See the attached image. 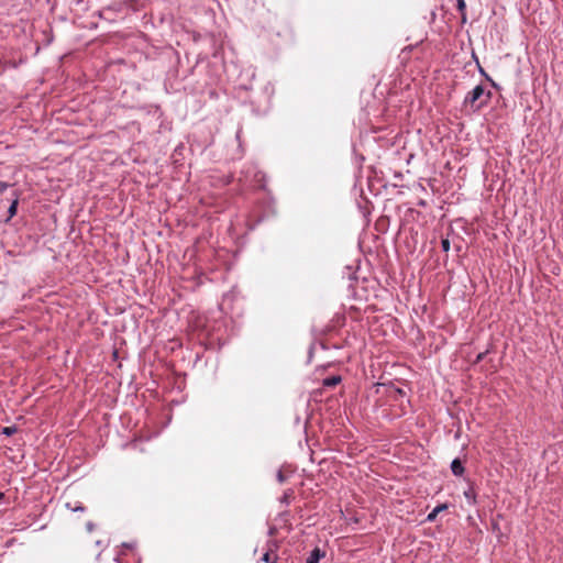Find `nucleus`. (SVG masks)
Here are the masks:
<instances>
[{
	"instance_id": "obj_2",
	"label": "nucleus",
	"mask_w": 563,
	"mask_h": 563,
	"mask_svg": "<svg viewBox=\"0 0 563 563\" xmlns=\"http://www.w3.org/2000/svg\"><path fill=\"white\" fill-rule=\"evenodd\" d=\"M324 556V552H322L319 548L313 549L309 556L306 560V563H319V561Z\"/></svg>"
},
{
	"instance_id": "obj_10",
	"label": "nucleus",
	"mask_w": 563,
	"mask_h": 563,
	"mask_svg": "<svg viewBox=\"0 0 563 563\" xmlns=\"http://www.w3.org/2000/svg\"><path fill=\"white\" fill-rule=\"evenodd\" d=\"M457 1V9L462 13V19L465 21V9L466 4L464 0H456Z\"/></svg>"
},
{
	"instance_id": "obj_6",
	"label": "nucleus",
	"mask_w": 563,
	"mask_h": 563,
	"mask_svg": "<svg viewBox=\"0 0 563 563\" xmlns=\"http://www.w3.org/2000/svg\"><path fill=\"white\" fill-rule=\"evenodd\" d=\"M341 382L340 376H331L323 380V385L328 387H334Z\"/></svg>"
},
{
	"instance_id": "obj_3",
	"label": "nucleus",
	"mask_w": 563,
	"mask_h": 563,
	"mask_svg": "<svg viewBox=\"0 0 563 563\" xmlns=\"http://www.w3.org/2000/svg\"><path fill=\"white\" fill-rule=\"evenodd\" d=\"M451 471L455 476H461L464 473V467L459 459H455L451 463Z\"/></svg>"
},
{
	"instance_id": "obj_12",
	"label": "nucleus",
	"mask_w": 563,
	"mask_h": 563,
	"mask_svg": "<svg viewBox=\"0 0 563 563\" xmlns=\"http://www.w3.org/2000/svg\"><path fill=\"white\" fill-rule=\"evenodd\" d=\"M15 432V428L14 427H5L3 428L2 430V433L3 434H7V435H11Z\"/></svg>"
},
{
	"instance_id": "obj_5",
	"label": "nucleus",
	"mask_w": 563,
	"mask_h": 563,
	"mask_svg": "<svg viewBox=\"0 0 563 563\" xmlns=\"http://www.w3.org/2000/svg\"><path fill=\"white\" fill-rule=\"evenodd\" d=\"M18 205H19V200H18V196H15V198L12 200V202L8 209L9 217H8L7 221H9L11 218H13L16 214Z\"/></svg>"
},
{
	"instance_id": "obj_16",
	"label": "nucleus",
	"mask_w": 563,
	"mask_h": 563,
	"mask_svg": "<svg viewBox=\"0 0 563 563\" xmlns=\"http://www.w3.org/2000/svg\"><path fill=\"white\" fill-rule=\"evenodd\" d=\"M485 356V353H479L476 357V362H481Z\"/></svg>"
},
{
	"instance_id": "obj_17",
	"label": "nucleus",
	"mask_w": 563,
	"mask_h": 563,
	"mask_svg": "<svg viewBox=\"0 0 563 563\" xmlns=\"http://www.w3.org/2000/svg\"><path fill=\"white\" fill-rule=\"evenodd\" d=\"M87 527H88L89 530H91V528H92L91 523H88Z\"/></svg>"
},
{
	"instance_id": "obj_14",
	"label": "nucleus",
	"mask_w": 563,
	"mask_h": 563,
	"mask_svg": "<svg viewBox=\"0 0 563 563\" xmlns=\"http://www.w3.org/2000/svg\"><path fill=\"white\" fill-rule=\"evenodd\" d=\"M9 187V184L8 183H4V181H0V194L5 191Z\"/></svg>"
},
{
	"instance_id": "obj_7",
	"label": "nucleus",
	"mask_w": 563,
	"mask_h": 563,
	"mask_svg": "<svg viewBox=\"0 0 563 563\" xmlns=\"http://www.w3.org/2000/svg\"><path fill=\"white\" fill-rule=\"evenodd\" d=\"M277 556L272 555V549H268L262 556V561L265 563H276Z\"/></svg>"
},
{
	"instance_id": "obj_11",
	"label": "nucleus",
	"mask_w": 563,
	"mask_h": 563,
	"mask_svg": "<svg viewBox=\"0 0 563 563\" xmlns=\"http://www.w3.org/2000/svg\"><path fill=\"white\" fill-rule=\"evenodd\" d=\"M441 246H442V250L444 252H449V250H450V241H449V239H443L441 241Z\"/></svg>"
},
{
	"instance_id": "obj_8",
	"label": "nucleus",
	"mask_w": 563,
	"mask_h": 563,
	"mask_svg": "<svg viewBox=\"0 0 563 563\" xmlns=\"http://www.w3.org/2000/svg\"><path fill=\"white\" fill-rule=\"evenodd\" d=\"M464 496L468 500L470 504H475L476 497H475V492L473 488H470L468 490L464 492Z\"/></svg>"
},
{
	"instance_id": "obj_9",
	"label": "nucleus",
	"mask_w": 563,
	"mask_h": 563,
	"mask_svg": "<svg viewBox=\"0 0 563 563\" xmlns=\"http://www.w3.org/2000/svg\"><path fill=\"white\" fill-rule=\"evenodd\" d=\"M66 507L68 509H70L71 511H84L85 510V507L80 503H78V501L75 503L74 506L70 503H67Z\"/></svg>"
},
{
	"instance_id": "obj_15",
	"label": "nucleus",
	"mask_w": 563,
	"mask_h": 563,
	"mask_svg": "<svg viewBox=\"0 0 563 563\" xmlns=\"http://www.w3.org/2000/svg\"><path fill=\"white\" fill-rule=\"evenodd\" d=\"M277 479L279 483H283L285 481V476L282 471H278L277 473Z\"/></svg>"
},
{
	"instance_id": "obj_1",
	"label": "nucleus",
	"mask_w": 563,
	"mask_h": 563,
	"mask_svg": "<svg viewBox=\"0 0 563 563\" xmlns=\"http://www.w3.org/2000/svg\"><path fill=\"white\" fill-rule=\"evenodd\" d=\"M490 97V91H485L484 87L478 85L466 95L464 102L479 109L489 101Z\"/></svg>"
},
{
	"instance_id": "obj_13",
	"label": "nucleus",
	"mask_w": 563,
	"mask_h": 563,
	"mask_svg": "<svg viewBox=\"0 0 563 563\" xmlns=\"http://www.w3.org/2000/svg\"><path fill=\"white\" fill-rule=\"evenodd\" d=\"M479 73L485 76V78L489 81H492V84L495 86V82L492 80V78L485 73V70L479 66Z\"/></svg>"
},
{
	"instance_id": "obj_4",
	"label": "nucleus",
	"mask_w": 563,
	"mask_h": 563,
	"mask_svg": "<svg viewBox=\"0 0 563 563\" xmlns=\"http://www.w3.org/2000/svg\"><path fill=\"white\" fill-rule=\"evenodd\" d=\"M448 508V506L445 504H442V505H439L437 506L428 516H427V520L432 522L435 520L439 512L445 510Z\"/></svg>"
}]
</instances>
